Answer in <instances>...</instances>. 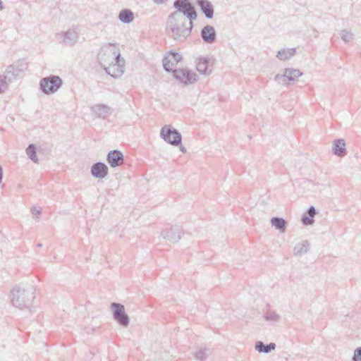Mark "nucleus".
<instances>
[{"mask_svg": "<svg viewBox=\"0 0 361 361\" xmlns=\"http://www.w3.org/2000/svg\"><path fill=\"white\" fill-rule=\"evenodd\" d=\"M316 214V209L314 207L311 206L307 212V215L302 217V222L305 226H310L314 223V216Z\"/></svg>", "mask_w": 361, "mask_h": 361, "instance_id": "22", "label": "nucleus"}, {"mask_svg": "<svg viewBox=\"0 0 361 361\" xmlns=\"http://www.w3.org/2000/svg\"><path fill=\"white\" fill-rule=\"evenodd\" d=\"M302 75V73L296 68H285L283 74H276L274 80L280 85H286V81L295 82Z\"/></svg>", "mask_w": 361, "mask_h": 361, "instance_id": "8", "label": "nucleus"}, {"mask_svg": "<svg viewBox=\"0 0 361 361\" xmlns=\"http://www.w3.org/2000/svg\"><path fill=\"white\" fill-rule=\"evenodd\" d=\"M353 361H361V347L357 348L354 351Z\"/></svg>", "mask_w": 361, "mask_h": 361, "instance_id": "31", "label": "nucleus"}, {"mask_svg": "<svg viewBox=\"0 0 361 361\" xmlns=\"http://www.w3.org/2000/svg\"><path fill=\"white\" fill-rule=\"evenodd\" d=\"M111 310L113 314L114 319L123 327H127L130 324V318L126 313L123 305L112 302L111 304Z\"/></svg>", "mask_w": 361, "mask_h": 361, "instance_id": "7", "label": "nucleus"}, {"mask_svg": "<svg viewBox=\"0 0 361 361\" xmlns=\"http://www.w3.org/2000/svg\"><path fill=\"white\" fill-rule=\"evenodd\" d=\"M264 318L270 322H279L281 320L280 315L274 311L267 312L264 315Z\"/></svg>", "mask_w": 361, "mask_h": 361, "instance_id": "26", "label": "nucleus"}, {"mask_svg": "<svg viewBox=\"0 0 361 361\" xmlns=\"http://www.w3.org/2000/svg\"><path fill=\"white\" fill-rule=\"evenodd\" d=\"M340 35L345 42H349L353 39V35L346 30H342Z\"/></svg>", "mask_w": 361, "mask_h": 361, "instance_id": "28", "label": "nucleus"}, {"mask_svg": "<svg viewBox=\"0 0 361 361\" xmlns=\"http://www.w3.org/2000/svg\"><path fill=\"white\" fill-rule=\"evenodd\" d=\"M26 153L28 157L35 163L38 162V159L36 154V147L33 144H30L26 149Z\"/></svg>", "mask_w": 361, "mask_h": 361, "instance_id": "27", "label": "nucleus"}, {"mask_svg": "<svg viewBox=\"0 0 361 361\" xmlns=\"http://www.w3.org/2000/svg\"><path fill=\"white\" fill-rule=\"evenodd\" d=\"M107 162L112 168L119 166L123 164V155L119 150L110 151L106 157Z\"/></svg>", "mask_w": 361, "mask_h": 361, "instance_id": "13", "label": "nucleus"}, {"mask_svg": "<svg viewBox=\"0 0 361 361\" xmlns=\"http://www.w3.org/2000/svg\"><path fill=\"white\" fill-rule=\"evenodd\" d=\"M276 346L274 343H270L268 345H265L262 341H257L255 343V349L259 353H269L271 350H275Z\"/></svg>", "mask_w": 361, "mask_h": 361, "instance_id": "21", "label": "nucleus"}, {"mask_svg": "<svg viewBox=\"0 0 361 361\" xmlns=\"http://www.w3.org/2000/svg\"><path fill=\"white\" fill-rule=\"evenodd\" d=\"M173 76L176 79L180 80V82L185 85L194 83L198 79V76L196 73L186 68L175 70Z\"/></svg>", "mask_w": 361, "mask_h": 361, "instance_id": "11", "label": "nucleus"}, {"mask_svg": "<svg viewBox=\"0 0 361 361\" xmlns=\"http://www.w3.org/2000/svg\"><path fill=\"white\" fill-rule=\"evenodd\" d=\"M344 316H345V317H348V316H349V312H347L346 314H344Z\"/></svg>", "mask_w": 361, "mask_h": 361, "instance_id": "39", "label": "nucleus"}, {"mask_svg": "<svg viewBox=\"0 0 361 361\" xmlns=\"http://www.w3.org/2000/svg\"><path fill=\"white\" fill-rule=\"evenodd\" d=\"M182 56L180 54L174 51H170L168 56L163 59L164 68L167 72H173L176 70L177 63L180 61Z\"/></svg>", "mask_w": 361, "mask_h": 361, "instance_id": "12", "label": "nucleus"}, {"mask_svg": "<svg viewBox=\"0 0 361 361\" xmlns=\"http://www.w3.org/2000/svg\"><path fill=\"white\" fill-rule=\"evenodd\" d=\"M8 87V80L6 75H0V88L4 92Z\"/></svg>", "mask_w": 361, "mask_h": 361, "instance_id": "29", "label": "nucleus"}, {"mask_svg": "<svg viewBox=\"0 0 361 361\" xmlns=\"http://www.w3.org/2000/svg\"><path fill=\"white\" fill-rule=\"evenodd\" d=\"M2 178H3V170H2L1 166H0V183L2 181Z\"/></svg>", "mask_w": 361, "mask_h": 361, "instance_id": "36", "label": "nucleus"}, {"mask_svg": "<svg viewBox=\"0 0 361 361\" xmlns=\"http://www.w3.org/2000/svg\"><path fill=\"white\" fill-rule=\"evenodd\" d=\"M118 19L123 23H130L133 19V13L129 9H123L120 11Z\"/></svg>", "mask_w": 361, "mask_h": 361, "instance_id": "23", "label": "nucleus"}, {"mask_svg": "<svg viewBox=\"0 0 361 361\" xmlns=\"http://www.w3.org/2000/svg\"><path fill=\"white\" fill-rule=\"evenodd\" d=\"M210 355L209 348H200L195 353V357L197 360L204 361Z\"/></svg>", "mask_w": 361, "mask_h": 361, "instance_id": "25", "label": "nucleus"}, {"mask_svg": "<svg viewBox=\"0 0 361 361\" xmlns=\"http://www.w3.org/2000/svg\"><path fill=\"white\" fill-rule=\"evenodd\" d=\"M1 92H3L1 91V89L0 88V93H1Z\"/></svg>", "mask_w": 361, "mask_h": 361, "instance_id": "40", "label": "nucleus"}, {"mask_svg": "<svg viewBox=\"0 0 361 361\" xmlns=\"http://www.w3.org/2000/svg\"><path fill=\"white\" fill-rule=\"evenodd\" d=\"M193 22L189 21L178 13H171L167 18L166 35L177 42H184L191 34Z\"/></svg>", "mask_w": 361, "mask_h": 361, "instance_id": "2", "label": "nucleus"}, {"mask_svg": "<svg viewBox=\"0 0 361 361\" xmlns=\"http://www.w3.org/2000/svg\"><path fill=\"white\" fill-rule=\"evenodd\" d=\"M10 298L13 307L20 310L28 308L35 299V289L31 286L16 285L11 290Z\"/></svg>", "mask_w": 361, "mask_h": 361, "instance_id": "3", "label": "nucleus"}, {"mask_svg": "<svg viewBox=\"0 0 361 361\" xmlns=\"http://www.w3.org/2000/svg\"><path fill=\"white\" fill-rule=\"evenodd\" d=\"M200 35L204 43L212 44L216 41V33L212 25L204 26L201 30Z\"/></svg>", "mask_w": 361, "mask_h": 361, "instance_id": "15", "label": "nucleus"}, {"mask_svg": "<svg viewBox=\"0 0 361 361\" xmlns=\"http://www.w3.org/2000/svg\"><path fill=\"white\" fill-rule=\"evenodd\" d=\"M295 53V48L282 49L277 52L276 57L281 61H286L293 56Z\"/></svg>", "mask_w": 361, "mask_h": 361, "instance_id": "19", "label": "nucleus"}, {"mask_svg": "<svg viewBox=\"0 0 361 361\" xmlns=\"http://www.w3.org/2000/svg\"><path fill=\"white\" fill-rule=\"evenodd\" d=\"M3 8H4V7H3V5H2V2L0 0V11H1Z\"/></svg>", "mask_w": 361, "mask_h": 361, "instance_id": "37", "label": "nucleus"}, {"mask_svg": "<svg viewBox=\"0 0 361 361\" xmlns=\"http://www.w3.org/2000/svg\"><path fill=\"white\" fill-rule=\"evenodd\" d=\"M197 6L200 8L202 12L206 18L211 19L214 16V6L208 0H196Z\"/></svg>", "mask_w": 361, "mask_h": 361, "instance_id": "17", "label": "nucleus"}, {"mask_svg": "<svg viewBox=\"0 0 361 361\" xmlns=\"http://www.w3.org/2000/svg\"><path fill=\"white\" fill-rule=\"evenodd\" d=\"M97 59L106 72L113 78L124 73L125 61L121 57L118 48L113 44L104 45L97 54Z\"/></svg>", "mask_w": 361, "mask_h": 361, "instance_id": "1", "label": "nucleus"}, {"mask_svg": "<svg viewBox=\"0 0 361 361\" xmlns=\"http://www.w3.org/2000/svg\"><path fill=\"white\" fill-rule=\"evenodd\" d=\"M310 249V244L307 241H304L300 243H298L295 245L293 249L295 255H301L302 254L307 253Z\"/></svg>", "mask_w": 361, "mask_h": 361, "instance_id": "24", "label": "nucleus"}, {"mask_svg": "<svg viewBox=\"0 0 361 361\" xmlns=\"http://www.w3.org/2000/svg\"><path fill=\"white\" fill-rule=\"evenodd\" d=\"M92 112L94 114L96 118L105 119L109 116L111 113V109L105 104H98L91 107Z\"/></svg>", "mask_w": 361, "mask_h": 361, "instance_id": "14", "label": "nucleus"}, {"mask_svg": "<svg viewBox=\"0 0 361 361\" xmlns=\"http://www.w3.org/2000/svg\"><path fill=\"white\" fill-rule=\"evenodd\" d=\"M160 136L166 142L171 145L178 146L181 144V134L170 126L166 125L161 128Z\"/></svg>", "mask_w": 361, "mask_h": 361, "instance_id": "6", "label": "nucleus"}, {"mask_svg": "<svg viewBox=\"0 0 361 361\" xmlns=\"http://www.w3.org/2000/svg\"><path fill=\"white\" fill-rule=\"evenodd\" d=\"M173 7L176 11L173 13H178L179 15L183 16L189 21L193 22L197 19V13L190 0H175Z\"/></svg>", "mask_w": 361, "mask_h": 361, "instance_id": "4", "label": "nucleus"}, {"mask_svg": "<svg viewBox=\"0 0 361 361\" xmlns=\"http://www.w3.org/2000/svg\"><path fill=\"white\" fill-rule=\"evenodd\" d=\"M91 174L97 178H104L108 174V167L102 162H97L91 166Z\"/></svg>", "mask_w": 361, "mask_h": 361, "instance_id": "16", "label": "nucleus"}, {"mask_svg": "<svg viewBox=\"0 0 361 361\" xmlns=\"http://www.w3.org/2000/svg\"><path fill=\"white\" fill-rule=\"evenodd\" d=\"M62 85V79L59 76L54 75L44 78L39 82L40 90L46 94L56 92L61 87Z\"/></svg>", "mask_w": 361, "mask_h": 361, "instance_id": "5", "label": "nucleus"}, {"mask_svg": "<svg viewBox=\"0 0 361 361\" xmlns=\"http://www.w3.org/2000/svg\"><path fill=\"white\" fill-rule=\"evenodd\" d=\"M333 152L335 155L338 156V139L334 141Z\"/></svg>", "mask_w": 361, "mask_h": 361, "instance_id": "32", "label": "nucleus"}, {"mask_svg": "<svg viewBox=\"0 0 361 361\" xmlns=\"http://www.w3.org/2000/svg\"><path fill=\"white\" fill-rule=\"evenodd\" d=\"M156 4H161L166 1L167 0H153Z\"/></svg>", "mask_w": 361, "mask_h": 361, "instance_id": "35", "label": "nucleus"}, {"mask_svg": "<svg viewBox=\"0 0 361 361\" xmlns=\"http://www.w3.org/2000/svg\"><path fill=\"white\" fill-rule=\"evenodd\" d=\"M183 234V230L181 226L178 225L171 226L170 227L165 228L161 232V235L165 239L172 243H178L182 235Z\"/></svg>", "mask_w": 361, "mask_h": 361, "instance_id": "9", "label": "nucleus"}, {"mask_svg": "<svg viewBox=\"0 0 361 361\" xmlns=\"http://www.w3.org/2000/svg\"><path fill=\"white\" fill-rule=\"evenodd\" d=\"M37 247H42V243H38V244L37 245Z\"/></svg>", "mask_w": 361, "mask_h": 361, "instance_id": "38", "label": "nucleus"}, {"mask_svg": "<svg viewBox=\"0 0 361 361\" xmlns=\"http://www.w3.org/2000/svg\"><path fill=\"white\" fill-rule=\"evenodd\" d=\"M197 71L202 75H209L212 71V66L209 65V60L207 58H200L196 63Z\"/></svg>", "mask_w": 361, "mask_h": 361, "instance_id": "18", "label": "nucleus"}, {"mask_svg": "<svg viewBox=\"0 0 361 361\" xmlns=\"http://www.w3.org/2000/svg\"><path fill=\"white\" fill-rule=\"evenodd\" d=\"M32 214L34 217L38 218V216L40 214V210L37 209L36 207H33L32 209Z\"/></svg>", "mask_w": 361, "mask_h": 361, "instance_id": "33", "label": "nucleus"}, {"mask_svg": "<svg viewBox=\"0 0 361 361\" xmlns=\"http://www.w3.org/2000/svg\"><path fill=\"white\" fill-rule=\"evenodd\" d=\"M271 224L280 232L284 233L286 230L287 221L280 217H273L271 219Z\"/></svg>", "mask_w": 361, "mask_h": 361, "instance_id": "20", "label": "nucleus"}, {"mask_svg": "<svg viewBox=\"0 0 361 361\" xmlns=\"http://www.w3.org/2000/svg\"><path fill=\"white\" fill-rule=\"evenodd\" d=\"M346 154L345 142L343 139L340 138V158Z\"/></svg>", "mask_w": 361, "mask_h": 361, "instance_id": "30", "label": "nucleus"}, {"mask_svg": "<svg viewBox=\"0 0 361 361\" xmlns=\"http://www.w3.org/2000/svg\"><path fill=\"white\" fill-rule=\"evenodd\" d=\"M59 39L63 44L72 47L75 44L79 39V31L77 28H71L66 31L61 32L57 35Z\"/></svg>", "mask_w": 361, "mask_h": 361, "instance_id": "10", "label": "nucleus"}, {"mask_svg": "<svg viewBox=\"0 0 361 361\" xmlns=\"http://www.w3.org/2000/svg\"><path fill=\"white\" fill-rule=\"evenodd\" d=\"M178 146H179V149H180V150L183 153H185V152H187V151H186V148H185L184 146L181 145V144H180V145H179Z\"/></svg>", "mask_w": 361, "mask_h": 361, "instance_id": "34", "label": "nucleus"}]
</instances>
